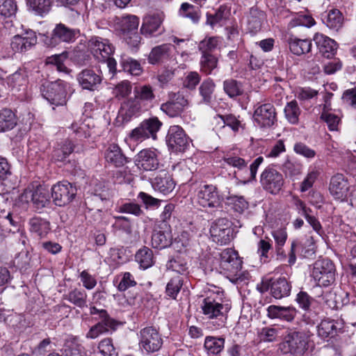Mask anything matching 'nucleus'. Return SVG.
Masks as SVG:
<instances>
[{
	"label": "nucleus",
	"mask_w": 356,
	"mask_h": 356,
	"mask_svg": "<svg viewBox=\"0 0 356 356\" xmlns=\"http://www.w3.org/2000/svg\"><path fill=\"white\" fill-rule=\"evenodd\" d=\"M131 90L132 86L131 82L127 80H123L114 86L112 93L115 98L120 99L129 96Z\"/></svg>",
	"instance_id": "603ef678"
},
{
	"label": "nucleus",
	"mask_w": 356,
	"mask_h": 356,
	"mask_svg": "<svg viewBox=\"0 0 356 356\" xmlns=\"http://www.w3.org/2000/svg\"><path fill=\"white\" fill-rule=\"evenodd\" d=\"M143 109L144 107L134 97L121 104L119 115L124 121L128 122L133 117L139 115Z\"/></svg>",
	"instance_id": "5701e85b"
},
{
	"label": "nucleus",
	"mask_w": 356,
	"mask_h": 356,
	"mask_svg": "<svg viewBox=\"0 0 356 356\" xmlns=\"http://www.w3.org/2000/svg\"><path fill=\"white\" fill-rule=\"evenodd\" d=\"M222 160L226 164L236 168L238 170H242L247 168L248 163L243 158L230 152L224 154Z\"/></svg>",
	"instance_id": "3c124183"
},
{
	"label": "nucleus",
	"mask_w": 356,
	"mask_h": 356,
	"mask_svg": "<svg viewBox=\"0 0 356 356\" xmlns=\"http://www.w3.org/2000/svg\"><path fill=\"white\" fill-rule=\"evenodd\" d=\"M313 40L323 56L330 58L335 54L337 48L334 40L319 33L314 35Z\"/></svg>",
	"instance_id": "aec40b11"
},
{
	"label": "nucleus",
	"mask_w": 356,
	"mask_h": 356,
	"mask_svg": "<svg viewBox=\"0 0 356 356\" xmlns=\"http://www.w3.org/2000/svg\"><path fill=\"white\" fill-rule=\"evenodd\" d=\"M97 348L102 356H118V355L111 338H105L101 340Z\"/></svg>",
	"instance_id": "6e6d98bb"
},
{
	"label": "nucleus",
	"mask_w": 356,
	"mask_h": 356,
	"mask_svg": "<svg viewBox=\"0 0 356 356\" xmlns=\"http://www.w3.org/2000/svg\"><path fill=\"white\" fill-rule=\"evenodd\" d=\"M225 339L221 337H207L204 340V348L209 355H217L224 348Z\"/></svg>",
	"instance_id": "72a5a7b5"
},
{
	"label": "nucleus",
	"mask_w": 356,
	"mask_h": 356,
	"mask_svg": "<svg viewBox=\"0 0 356 356\" xmlns=\"http://www.w3.org/2000/svg\"><path fill=\"white\" fill-rule=\"evenodd\" d=\"M16 124V116L10 109L4 108L0 111V131L11 130Z\"/></svg>",
	"instance_id": "473e14b6"
},
{
	"label": "nucleus",
	"mask_w": 356,
	"mask_h": 356,
	"mask_svg": "<svg viewBox=\"0 0 356 356\" xmlns=\"http://www.w3.org/2000/svg\"><path fill=\"white\" fill-rule=\"evenodd\" d=\"M88 295L83 289H74L65 295V299L78 307L87 306Z\"/></svg>",
	"instance_id": "4c0bfd02"
},
{
	"label": "nucleus",
	"mask_w": 356,
	"mask_h": 356,
	"mask_svg": "<svg viewBox=\"0 0 356 356\" xmlns=\"http://www.w3.org/2000/svg\"><path fill=\"white\" fill-rule=\"evenodd\" d=\"M139 18L136 15H126L117 17L116 29L120 31L124 40L131 47H138L141 38L138 33Z\"/></svg>",
	"instance_id": "f03ea898"
},
{
	"label": "nucleus",
	"mask_w": 356,
	"mask_h": 356,
	"mask_svg": "<svg viewBox=\"0 0 356 356\" xmlns=\"http://www.w3.org/2000/svg\"><path fill=\"white\" fill-rule=\"evenodd\" d=\"M227 203L238 213H243L248 207V203L243 196L229 194L226 197Z\"/></svg>",
	"instance_id": "de8ad7c7"
},
{
	"label": "nucleus",
	"mask_w": 356,
	"mask_h": 356,
	"mask_svg": "<svg viewBox=\"0 0 356 356\" xmlns=\"http://www.w3.org/2000/svg\"><path fill=\"white\" fill-rule=\"evenodd\" d=\"M138 335L140 348L148 353L158 351L163 345L161 335L153 326L144 327Z\"/></svg>",
	"instance_id": "0eeeda50"
},
{
	"label": "nucleus",
	"mask_w": 356,
	"mask_h": 356,
	"mask_svg": "<svg viewBox=\"0 0 356 356\" xmlns=\"http://www.w3.org/2000/svg\"><path fill=\"white\" fill-rule=\"evenodd\" d=\"M37 43V36L34 31L29 30L20 35H15L10 43L14 52H24L30 49Z\"/></svg>",
	"instance_id": "6ab92c4d"
},
{
	"label": "nucleus",
	"mask_w": 356,
	"mask_h": 356,
	"mask_svg": "<svg viewBox=\"0 0 356 356\" xmlns=\"http://www.w3.org/2000/svg\"><path fill=\"white\" fill-rule=\"evenodd\" d=\"M218 43V40L217 38H207L200 42L198 49L202 52V54H209V51H211L216 48Z\"/></svg>",
	"instance_id": "338daca9"
},
{
	"label": "nucleus",
	"mask_w": 356,
	"mask_h": 356,
	"mask_svg": "<svg viewBox=\"0 0 356 356\" xmlns=\"http://www.w3.org/2000/svg\"><path fill=\"white\" fill-rule=\"evenodd\" d=\"M290 51L296 55L300 56L310 51L312 42L309 40L290 38L289 40Z\"/></svg>",
	"instance_id": "f704fd0d"
},
{
	"label": "nucleus",
	"mask_w": 356,
	"mask_h": 356,
	"mask_svg": "<svg viewBox=\"0 0 356 356\" xmlns=\"http://www.w3.org/2000/svg\"><path fill=\"white\" fill-rule=\"evenodd\" d=\"M28 6L38 15H42L49 11V0H29Z\"/></svg>",
	"instance_id": "e2e57ef3"
},
{
	"label": "nucleus",
	"mask_w": 356,
	"mask_h": 356,
	"mask_svg": "<svg viewBox=\"0 0 356 356\" xmlns=\"http://www.w3.org/2000/svg\"><path fill=\"white\" fill-rule=\"evenodd\" d=\"M223 88L225 93L232 98L239 96L243 92L241 84L234 79L225 80L223 83Z\"/></svg>",
	"instance_id": "13d9d810"
},
{
	"label": "nucleus",
	"mask_w": 356,
	"mask_h": 356,
	"mask_svg": "<svg viewBox=\"0 0 356 356\" xmlns=\"http://www.w3.org/2000/svg\"><path fill=\"white\" fill-rule=\"evenodd\" d=\"M183 284V280L179 276L172 278L166 286V293L175 299Z\"/></svg>",
	"instance_id": "052dcab7"
},
{
	"label": "nucleus",
	"mask_w": 356,
	"mask_h": 356,
	"mask_svg": "<svg viewBox=\"0 0 356 356\" xmlns=\"http://www.w3.org/2000/svg\"><path fill=\"white\" fill-rule=\"evenodd\" d=\"M66 86V83L60 80L51 83L47 82L42 85L41 92L50 104L56 106H63L67 102Z\"/></svg>",
	"instance_id": "39448f33"
},
{
	"label": "nucleus",
	"mask_w": 356,
	"mask_h": 356,
	"mask_svg": "<svg viewBox=\"0 0 356 356\" xmlns=\"http://www.w3.org/2000/svg\"><path fill=\"white\" fill-rule=\"evenodd\" d=\"M140 125L147 134L149 138L156 139V133L160 129L162 123L157 118H151L143 120Z\"/></svg>",
	"instance_id": "a18cd8bd"
},
{
	"label": "nucleus",
	"mask_w": 356,
	"mask_h": 356,
	"mask_svg": "<svg viewBox=\"0 0 356 356\" xmlns=\"http://www.w3.org/2000/svg\"><path fill=\"white\" fill-rule=\"evenodd\" d=\"M170 100L161 105V110L171 118L177 117L188 106V100L179 93L169 94Z\"/></svg>",
	"instance_id": "dca6fc26"
},
{
	"label": "nucleus",
	"mask_w": 356,
	"mask_h": 356,
	"mask_svg": "<svg viewBox=\"0 0 356 356\" xmlns=\"http://www.w3.org/2000/svg\"><path fill=\"white\" fill-rule=\"evenodd\" d=\"M162 22L163 19L159 15L147 16L143 19L140 33L147 38H151L160 29Z\"/></svg>",
	"instance_id": "bb28decb"
},
{
	"label": "nucleus",
	"mask_w": 356,
	"mask_h": 356,
	"mask_svg": "<svg viewBox=\"0 0 356 356\" xmlns=\"http://www.w3.org/2000/svg\"><path fill=\"white\" fill-rule=\"evenodd\" d=\"M29 225L30 232L40 238L46 236L51 229L50 222L40 217L31 218Z\"/></svg>",
	"instance_id": "c756f323"
},
{
	"label": "nucleus",
	"mask_w": 356,
	"mask_h": 356,
	"mask_svg": "<svg viewBox=\"0 0 356 356\" xmlns=\"http://www.w3.org/2000/svg\"><path fill=\"white\" fill-rule=\"evenodd\" d=\"M323 22L330 29L338 31L343 26V17L339 10L332 9L327 13Z\"/></svg>",
	"instance_id": "c9c22d12"
},
{
	"label": "nucleus",
	"mask_w": 356,
	"mask_h": 356,
	"mask_svg": "<svg viewBox=\"0 0 356 356\" xmlns=\"http://www.w3.org/2000/svg\"><path fill=\"white\" fill-rule=\"evenodd\" d=\"M17 11V5L14 0H0V15L6 17L14 15Z\"/></svg>",
	"instance_id": "0e129e2a"
},
{
	"label": "nucleus",
	"mask_w": 356,
	"mask_h": 356,
	"mask_svg": "<svg viewBox=\"0 0 356 356\" xmlns=\"http://www.w3.org/2000/svg\"><path fill=\"white\" fill-rule=\"evenodd\" d=\"M101 321L92 326L86 333V338L95 339L101 334L108 332L111 330H114L116 326V322L110 318L106 311L100 312Z\"/></svg>",
	"instance_id": "a211bd4d"
},
{
	"label": "nucleus",
	"mask_w": 356,
	"mask_h": 356,
	"mask_svg": "<svg viewBox=\"0 0 356 356\" xmlns=\"http://www.w3.org/2000/svg\"><path fill=\"white\" fill-rule=\"evenodd\" d=\"M166 268L179 274H184L187 272L188 265L184 257L177 255L168 260Z\"/></svg>",
	"instance_id": "c03bdc74"
},
{
	"label": "nucleus",
	"mask_w": 356,
	"mask_h": 356,
	"mask_svg": "<svg viewBox=\"0 0 356 356\" xmlns=\"http://www.w3.org/2000/svg\"><path fill=\"white\" fill-rule=\"evenodd\" d=\"M215 88L216 85L212 79L209 78L202 81L199 88L202 103L209 104L211 102Z\"/></svg>",
	"instance_id": "ea45409f"
},
{
	"label": "nucleus",
	"mask_w": 356,
	"mask_h": 356,
	"mask_svg": "<svg viewBox=\"0 0 356 356\" xmlns=\"http://www.w3.org/2000/svg\"><path fill=\"white\" fill-rule=\"evenodd\" d=\"M315 24L314 18L308 15H301L298 13L289 23L290 28H294L298 26L311 27Z\"/></svg>",
	"instance_id": "bf43d9fd"
},
{
	"label": "nucleus",
	"mask_w": 356,
	"mask_h": 356,
	"mask_svg": "<svg viewBox=\"0 0 356 356\" xmlns=\"http://www.w3.org/2000/svg\"><path fill=\"white\" fill-rule=\"evenodd\" d=\"M117 211L120 213H125L139 217L144 215V211L141 207L134 202H127L122 204L117 208Z\"/></svg>",
	"instance_id": "4d7b16f0"
},
{
	"label": "nucleus",
	"mask_w": 356,
	"mask_h": 356,
	"mask_svg": "<svg viewBox=\"0 0 356 356\" xmlns=\"http://www.w3.org/2000/svg\"><path fill=\"white\" fill-rule=\"evenodd\" d=\"M279 334V330L272 327H265L258 332V337L264 342H273L276 340Z\"/></svg>",
	"instance_id": "680f3d73"
},
{
	"label": "nucleus",
	"mask_w": 356,
	"mask_h": 356,
	"mask_svg": "<svg viewBox=\"0 0 356 356\" xmlns=\"http://www.w3.org/2000/svg\"><path fill=\"white\" fill-rule=\"evenodd\" d=\"M200 70L210 74L218 66V58L211 54H202L200 59Z\"/></svg>",
	"instance_id": "49530a36"
},
{
	"label": "nucleus",
	"mask_w": 356,
	"mask_h": 356,
	"mask_svg": "<svg viewBox=\"0 0 356 356\" xmlns=\"http://www.w3.org/2000/svg\"><path fill=\"white\" fill-rule=\"evenodd\" d=\"M335 266L328 259L316 261L312 276L318 286H328L335 281Z\"/></svg>",
	"instance_id": "20e7f679"
},
{
	"label": "nucleus",
	"mask_w": 356,
	"mask_h": 356,
	"mask_svg": "<svg viewBox=\"0 0 356 356\" xmlns=\"http://www.w3.org/2000/svg\"><path fill=\"white\" fill-rule=\"evenodd\" d=\"M65 356H88L83 347L72 342L65 345Z\"/></svg>",
	"instance_id": "774afa93"
},
{
	"label": "nucleus",
	"mask_w": 356,
	"mask_h": 356,
	"mask_svg": "<svg viewBox=\"0 0 356 356\" xmlns=\"http://www.w3.org/2000/svg\"><path fill=\"white\" fill-rule=\"evenodd\" d=\"M342 320L334 321L330 319L323 320L318 326V334L322 338L333 337L338 330L343 328Z\"/></svg>",
	"instance_id": "cd10ccee"
},
{
	"label": "nucleus",
	"mask_w": 356,
	"mask_h": 356,
	"mask_svg": "<svg viewBox=\"0 0 356 356\" xmlns=\"http://www.w3.org/2000/svg\"><path fill=\"white\" fill-rule=\"evenodd\" d=\"M121 66L124 72L131 75L138 76L140 74L142 68L140 64L131 58H123L121 60Z\"/></svg>",
	"instance_id": "5fc2aeb1"
},
{
	"label": "nucleus",
	"mask_w": 356,
	"mask_h": 356,
	"mask_svg": "<svg viewBox=\"0 0 356 356\" xmlns=\"http://www.w3.org/2000/svg\"><path fill=\"white\" fill-rule=\"evenodd\" d=\"M284 182L282 174L272 167L265 168L260 177V183L264 189L272 194L278 193Z\"/></svg>",
	"instance_id": "1a4fd4ad"
},
{
	"label": "nucleus",
	"mask_w": 356,
	"mask_h": 356,
	"mask_svg": "<svg viewBox=\"0 0 356 356\" xmlns=\"http://www.w3.org/2000/svg\"><path fill=\"white\" fill-rule=\"evenodd\" d=\"M134 163L138 168L145 171L156 170L159 162L156 149L147 148L140 150L134 157Z\"/></svg>",
	"instance_id": "4468645a"
},
{
	"label": "nucleus",
	"mask_w": 356,
	"mask_h": 356,
	"mask_svg": "<svg viewBox=\"0 0 356 356\" xmlns=\"http://www.w3.org/2000/svg\"><path fill=\"white\" fill-rule=\"evenodd\" d=\"M77 81L84 90H94L102 82V77L93 70H83L77 75Z\"/></svg>",
	"instance_id": "412c9836"
},
{
	"label": "nucleus",
	"mask_w": 356,
	"mask_h": 356,
	"mask_svg": "<svg viewBox=\"0 0 356 356\" xmlns=\"http://www.w3.org/2000/svg\"><path fill=\"white\" fill-rule=\"evenodd\" d=\"M254 122L261 129L272 127L277 122L275 106L270 103L257 104L252 115Z\"/></svg>",
	"instance_id": "423d86ee"
},
{
	"label": "nucleus",
	"mask_w": 356,
	"mask_h": 356,
	"mask_svg": "<svg viewBox=\"0 0 356 356\" xmlns=\"http://www.w3.org/2000/svg\"><path fill=\"white\" fill-rule=\"evenodd\" d=\"M242 263L238 252L234 249L227 248L220 254V268L225 276L241 270Z\"/></svg>",
	"instance_id": "ddd939ff"
},
{
	"label": "nucleus",
	"mask_w": 356,
	"mask_h": 356,
	"mask_svg": "<svg viewBox=\"0 0 356 356\" xmlns=\"http://www.w3.org/2000/svg\"><path fill=\"white\" fill-rule=\"evenodd\" d=\"M172 51V45L165 43L153 47L148 56V62L152 65L158 64L168 59Z\"/></svg>",
	"instance_id": "b1692460"
},
{
	"label": "nucleus",
	"mask_w": 356,
	"mask_h": 356,
	"mask_svg": "<svg viewBox=\"0 0 356 356\" xmlns=\"http://www.w3.org/2000/svg\"><path fill=\"white\" fill-rule=\"evenodd\" d=\"M349 188L348 179L344 175L337 173L331 177L329 190L335 199L344 200L348 196Z\"/></svg>",
	"instance_id": "f3484780"
},
{
	"label": "nucleus",
	"mask_w": 356,
	"mask_h": 356,
	"mask_svg": "<svg viewBox=\"0 0 356 356\" xmlns=\"http://www.w3.org/2000/svg\"><path fill=\"white\" fill-rule=\"evenodd\" d=\"M200 308L206 318L212 321L216 328H220L225 325L231 307L210 296L203 299Z\"/></svg>",
	"instance_id": "f257e3e1"
},
{
	"label": "nucleus",
	"mask_w": 356,
	"mask_h": 356,
	"mask_svg": "<svg viewBox=\"0 0 356 356\" xmlns=\"http://www.w3.org/2000/svg\"><path fill=\"white\" fill-rule=\"evenodd\" d=\"M267 315L270 318H280L288 322L294 319L296 309L292 307L270 305L267 308Z\"/></svg>",
	"instance_id": "a878e982"
},
{
	"label": "nucleus",
	"mask_w": 356,
	"mask_h": 356,
	"mask_svg": "<svg viewBox=\"0 0 356 356\" xmlns=\"http://www.w3.org/2000/svg\"><path fill=\"white\" fill-rule=\"evenodd\" d=\"M74 145L70 140H65L55 148L53 157L58 161L64 162L68 156L74 151Z\"/></svg>",
	"instance_id": "79ce46f5"
},
{
	"label": "nucleus",
	"mask_w": 356,
	"mask_h": 356,
	"mask_svg": "<svg viewBox=\"0 0 356 356\" xmlns=\"http://www.w3.org/2000/svg\"><path fill=\"white\" fill-rule=\"evenodd\" d=\"M76 31L63 24H58L53 30L50 39V45L56 46L61 42H70L75 39Z\"/></svg>",
	"instance_id": "4be33fe9"
},
{
	"label": "nucleus",
	"mask_w": 356,
	"mask_h": 356,
	"mask_svg": "<svg viewBox=\"0 0 356 356\" xmlns=\"http://www.w3.org/2000/svg\"><path fill=\"white\" fill-rule=\"evenodd\" d=\"M272 236L275 241V249L277 255L285 258L286 254L283 250V246L287 238V233L284 229H280L272 232Z\"/></svg>",
	"instance_id": "864d4df0"
},
{
	"label": "nucleus",
	"mask_w": 356,
	"mask_h": 356,
	"mask_svg": "<svg viewBox=\"0 0 356 356\" xmlns=\"http://www.w3.org/2000/svg\"><path fill=\"white\" fill-rule=\"evenodd\" d=\"M168 147L175 152H184L189 146L190 140L184 130L178 125L170 127L166 136Z\"/></svg>",
	"instance_id": "9b49d317"
},
{
	"label": "nucleus",
	"mask_w": 356,
	"mask_h": 356,
	"mask_svg": "<svg viewBox=\"0 0 356 356\" xmlns=\"http://www.w3.org/2000/svg\"><path fill=\"white\" fill-rule=\"evenodd\" d=\"M135 258L140 267L144 270L150 268L154 263L153 252L147 247L140 249L136 252Z\"/></svg>",
	"instance_id": "e433bc0d"
},
{
	"label": "nucleus",
	"mask_w": 356,
	"mask_h": 356,
	"mask_svg": "<svg viewBox=\"0 0 356 356\" xmlns=\"http://www.w3.org/2000/svg\"><path fill=\"white\" fill-rule=\"evenodd\" d=\"M104 158L106 163L117 168L123 166L127 162L126 156L116 144H111L108 147L104 153Z\"/></svg>",
	"instance_id": "393cba45"
},
{
	"label": "nucleus",
	"mask_w": 356,
	"mask_h": 356,
	"mask_svg": "<svg viewBox=\"0 0 356 356\" xmlns=\"http://www.w3.org/2000/svg\"><path fill=\"white\" fill-rule=\"evenodd\" d=\"M134 98L146 109L155 99L154 90L149 85L136 87L134 91Z\"/></svg>",
	"instance_id": "c85d7f7f"
},
{
	"label": "nucleus",
	"mask_w": 356,
	"mask_h": 356,
	"mask_svg": "<svg viewBox=\"0 0 356 356\" xmlns=\"http://www.w3.org/2000/svg\"><path fill=\"white\" fill-rule=\"evenodd\" d=\"M307 337L306 334L300 332H290L285 337L284 346L287 350L286 353H290L294 355L300 356L307 350Z\"/></svg>",
	"instance_id": "f8f14e48"
},
{
	"label": "nucleus",
	"mask_w": 356,
	"mask_h": 356,
	"mask_svg": "<svg viewBox=\"0 0 356 356\" xmlns=\"http://www.w3.org/2000/svg\"><path fill=\"white\" fill-rule=\"evenodd\" d=\"M67 58V54L63 52L62 54H55L47 58V64H51L56 66V68L60 72H65L67 67L64 65V61Z\"/></svg>",
	"instance_id": "69168bd1"
},
{
	"label": "nucleus",
	"mask_w": 356,
	"mask_h": 356,
	"mask_svg": "<svg viewBox=\"0 0 356 356\" xmlns=\"http://www.w3.org/2000/svg\"><path fill=\"white\" fill-rule=\"evenodd\" d=\"M76 194V188L71 183L63 181L51 188V197L56 205L65 206L72 201Z\"/></svg>",
	"instance_id": "6e6552de"
},
{
	"label": "nucleus",
	"mask_w": 356,
	"mask_h": 356,
	"mask_svg": "<svg viewBox=\"0 0 356 356\" xmlns=\"http://www.w3.org/2000/svg\"><path fill=\"white\" fill-rule=\"evenodd\" d=\"M284 113L286 119L290 124H296L298 123L301 110L296 100H292L286 104Z\"/></svg>",
	"instance_id": "a19ab883"
},
{
	"label": "nucleus",
	"mask_w": 356,
	"mask_h": 356,
	"mask_svg": "<svg viewBox=\"0 0 356 356\" xmlns=\"http://www.w3.org/2000/svg\"><path fill=\"white\" fill-rule=\"evenodd\" d=\"M88 48L95 58L104 62L113 53V47L107 39L92 37L88 42Z\"/></svg>",
	"instance_id": "2eb2a0df"
},
{
	"label": "nucleus",
	"mask_w": 356,
	"mask_h": 356,
	"mask_svg": "<svg viewBox=\"0 0 356 356\" xmlns=\"http://www.w3.org/2000/svg\"><path fill=\"white\" fill-rule=\"evenodd\" d=\"M154 188L163 194H168L173 191L175 184L172 178L167 173L156 176L153 182Z\"/></svg>",
	"instance_id": "7c9ffc66"
},
{
	"label": "nucleus",
	"mask_w": 356,
	"mask_h": 356,
	"mask_svg": "<svg viewBox=\"0 0 356 356\" xmlns=\"http://www.w3.org/2000/svg\"><path fill=\"white\" fill-rule=\"evenodd\" d=\"M291 285L284 277L275 280L270 286L272 296L276 299L289 296L291 292Z\"/></svg>",
	"instance_id": "2f4dec72"
},
{
	"label": "nucleus",
	"mask_w": 356,
	"mask_h": 356,
	"mask_svg": "<svg viewBox=\"0 0 356 356\" xmlns=\"http://www.w3.org/2000/svg\"><path fill=\"white\" fill-rule=\"evenodd\" d=\"M49 203L48 191L42 186L34 188V199L33 204L35 209H40L45 207Z\"/></svg>",
	"instance_id": "37998d69"
},
{
	"label": "nucleus",
	"mask_w": 356,
	"mask_h": 356,
	"mask_svg": "<svg viewBox=\"0 0 356 356\" xmlns=\"http://www.w3.org/2000/svg\"><path fill=\"white\" fill-rule=\"evenodd\" d=\"M172 243L170 233L162 231H154L152 236V245L154 248L163 249Z\"/></svg>",
	"instance_id": "58836bf2"
},
{
	"label": "nucleus",
	"mask_w": 356,
	"mask_h": 356,
	"mask_svg": "<svg viewBox=\"0 0 356 356\" xmlns=\"http://www.w3.org/2000/svg\"><path fill=\"white\" fill-rule=\"evenodd\" d=\"M210 234L214 242L220 245L227 244L232 234L231 222L225 218L217 219L211 226Z\"/></svg>",
	"instance_id": "9d476101"
},
{
	"label": "nucleus",
	"mask_w": 356,
	"mask_h": 356,
	"mask_svg": "<svg viewBox=\"0 0 356 356\" xmlns=\"http://www.w3.org/2000/svg\"><path fill=\"white\" fill-rule=\"evenodd\" d=\"M196 201L203 208H212L222 211V200L216 186L200 185L196 190Z\"/></svg>",
	"instance_id": "7ed1b4c3"
},
{
	"label": "nucleus",
	"mask_w": 356,
	"mask_h": 356,
	"mask_svg": "<svg viewBox=\"0 0 356 356\" xmlns=\"http://www.w3.org/2000/svg\"><path fill=\"white\" fill-rule=\"evenodd\" d=\"M25 72L17 71L8 78V84L17 90H20L22 88L24 89L26 85L27 79Z\"/></svg>",
	"instance_id": "8fccbe9b"
},
{
	"label": "nucleus",
	"mask_w": 356,
	"mask_h": 356,
	"mask_svg": "<svg viewBox=\"0 0 356 356\" xmlns=\"http://www.w3.org/2000/svg\"><path fill=\"white\" fill-rule=\"evenodd\" d=\"M179 13V15L190 19L193 23H197L200 19V12L195 10L193 5L187 2L181 3Z\"/></svg>",
	"instance_id": "09e8293b"
}]
</instances>
